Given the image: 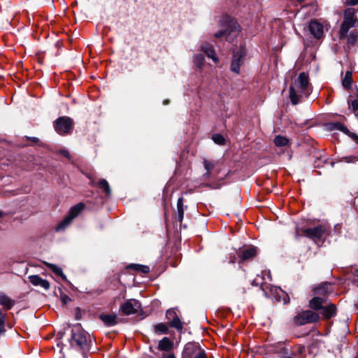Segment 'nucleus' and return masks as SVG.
<instances>
[{"mask_svg": "<svg viewBox=\"0 0 358 358\" xmlns=\"http://www.w3.org/2000/svg\"><path fill=\"white\" fill-rule=\"evenodd\" d=\"M312 92L308 76L302 72L289 87V98L294 105L299 103L304 97H308Z\"/></svg>", "mask_w": 358, "mask_h": 358, "instance_id": "nucleus-1", "label": "nucleus"}, {"mask_svg": "<svg viewBox=\"0 0 358 358\" xmlns=\"http://www.w3.org/2000/svg\"><path fill=\"white\" fill-rule=\"evenodd\" d=\"M71 332V345L83 350H88L91 341L90 334L84 331L79 324L75 325Z\"/></svg>", "mask_w": 358, "mask_h": 358, "instance_id": "nucleus-2", "label": "nucleus"}, {"mask_svg": "<svg viewBox=\"0 0 358 358\" xmlns=\"http://www.w3.org/2000/svg\"><path fill=\"white\" fill-rule=\"evenodd\" d=\"M355 13L356 10L355 8H348L344 10V19L338 31L340 40H343L347 36V33L350 28L358 27V19Z\"/></svg>", "mask_w": 358, "mask_h": 358, "instance_id": "nucleus-3", "label": "nucleus"}, {"mask_svg": "<svg viewBox=\"0 0 358 358\" xmlns=\"http://www.w3.org/2000/svg\"><path fill=\"white\" fill-rule=\"evenodd\" d=\"M222 22L225 29L215 33V37L221 38L224 36L227 41H231L239 32V25L236 20L229 16L224 17Z\"/></svg>", "mask_w": 358, "mask_h": 358, "instance_id": "nucleus-4", "label": "nucleus"}, {"mask_svg": "<svg viewBox=\"0 0 358 358\" xmlns=\"http://www.w3.org/2000/svg\"><path fill=\"white\" fill-rule=\"evenodd\" d=\"M329 227L325 224H319L313 228L296 229V236H305L315 242L322 239L328 234Z\"/></svg>", "mask_w": 358, "mask_h": 358, "instance_id": "nucleus-5", "label": "nucleus"}, {"mask_svg": "<svg viewBox=\"0 0 358 358\" xmlns=\"http://www.w3.org/2000/svg\"><path fill=\"white\" fill-rule=\"evenodd\" d=\"M320 315L310 310L299 313L293 319L296 325L301 326L308 323H313L319 321Z\"/></svg>", "mask_w": 358, "mask_h": 358, "instance_id": "nucleus-6", "label": "nucleus"}, {"mask_svg": "<svg viewBox=\"0 0 358 358\" xmlns=\"http://www.w3.org/2000/svg\"><path fill=\"white\" fill-rule=\"evenodd\" d=\"M182 358H207L206 353L200 345L196 343H188L185 345Z\"/></svg>", "mask_w": 358, "mask_h": 358, "instance_id": "nucleus-7", "label": "nucleus"}, {"mask_svg": "<svg viewBox=\"0 0 358 358\" xmlns=\"http://www.w3.org/2000/svg\"><path fill=\"white\" fill-rule=\"evenodd\" d=\"M174 343L168 337H164L159 341L157 349L162 352L158 355L159 358H176L174 354L171 352L173 349Z\"/></svg>", "mask_w": 358, "mask_h": 358, "instance_id": "nucleus-8", "label": "nucleus"}, {"mask_svg": "<svg viewBox=\"0 0 358 358\" xmlns=\"http://www.w3.org/2000/svg\"><path fill=\"white\" fill-rule=\"evenodd\" d=\"M55 131L59 134H66L73 128V120L66 116L59 117L55 122Z\"/></svg>", "mask_w": 358, "mask_h": 358, "instance_id": "nucleus-9", "label": "nucleus"}, {"mask_svg": "<svg viewBox=\"0 0 358 358\" xmlns=\"http://www.w3.org/2000/svg\"><path fill=\"white\" fill-rule=\"evenodd\" d=\"M245 56L246 50L245 48L241 47L234 51L233 58L231 64V70L233 72L239 73L240 67L243 64Z\"/></svg>", "mask_w": 358, "mask_h": 358, "instance_id": "nucleus-10", "label": "nucleus"}, {"mask_svg": "<svg viewBox=\"0 0 358 358\" xmlns=\"http://www.w3.org/2000/svg\"><path fill=\"white\" fill-rule=\"evenodd\" d=\"M141 309V303L137 300L133 299L127 300L120 306V310L125 315L137 313Z\"/></svg>", "mask_w": 358, "mask_h": 358, "instance_id": "nucleus-11", "label": "nucleus"}, {"mask_svg": "<svg viewBox=\"0 0 358 358\" xmlns=\"http://www.w3.org/2000/svg\"><path fill=\"white\" fill-rule=\"evenodd\" d=\"M308 29L312 36L316 39H321L324 36V25L317 20H312L309 22Z\"/></svg>", "mask_w": 358, "mask_h": 358, "instance_id": "nucleus-12", "label": "nucleus"}, {"mask_svg": "<svg viewBox=\"0 0 358 358\" xmlns=\"http://www.w3.org/2000/svg\"><path fill=\"white\" fill-rule=\"evenodd\" d=\"M90 185L102 189L106 196H110L111 194L110 185L107 180L105 179H100L98 182H96L94 179L90 178Z\"/></svg>", "mask_w": 358, "mask_h": 358, "instance_id": "nucleus-13", "label": "nucleus"}, {"mask_svg": "<svg viewBox=\"0 0 358 358\" xmlns=\"http://www.w3.org/2000/svg\"><path fill=\"white\" fill-rule=\"evenodd\" d=\"M305 350V347L302 345H294L291 350L290 353H288L287 350L284 352V358H300Z\"/></svg>", "mask_w": 358, "mask_h": 358, "instance_id": "nucleus-14", "label": "nucleus"}, {"mask_svg": "<svg viewBox=\"0 0 358 358\" xmlns=\"http://www.w3.org/2000/svg\"><path fill=\"white\" fill-rule=\"evenodd\" d=\"M29 282L34 286H39L47 290L50 288V283L48 280L41 278L38 275L29 276Z\"/></svg>", "mask_w": 358, "mask_h": 358, "instance_id": "nucleus-15", "label": "nucleus"}, {"mask_svg": "<svg viewBox=\"0 0 358 358\" xmlns=\"http://www.w3.org/2000/svg\"><path fill=\"white\" fill-rule=\"evenodd\" d=\"M321 314L324 319L329 320L336 315V307L334 304L330 303L322 308Z\"/></svg>", "mask_w": 358, "mask_h": 358, "instance_id": "nucleus-16", "label": "nucleus"}, {"mask_svg": "<svg viewBox=\"0 0 358 358\" xmlns=\"http://www.w3.org/2000/svg\"><path fill=\"white\" fill-rule=\"evenodd\" d=\"M257 255V250L254 247H250L242 250L238 255L241 262L250 260Z\"/></svg>", "mask_w": 358, "mask_h": 358, "instance_id": "nucleus-17", "label": "nucleus"}, {"mask_svg": "<svg viewBox=\"0 0 358 358\" xmlns=\"http://www.w3.org/2000/svg\"><path fill=\"white\" fill-rule=\"evenodd\" d=\"M117 315L115 314H102L100 315L101 320L107 327L115 325L117 322Z\"/></svg>", "mask_w": 358, "mask_h": 358, "instance_id": "nucleus-18", "label": "nucleus"}, {"mask_svg": "<svg viewBox=\"0 0 358 358\" xmlns=\"http://www.w3.org/2000/svg\"><path fill=\"white\" fill-rule=\"evenodd\" d=\"M201 50H202L208 57L212 59L215 62L218 61L215 52L212 45L208 43H203L201 45Z\"/></svg>", "mask_w": 358, "mask_h": 358, "instance_id": "nucleus-19", "label": "nucleus"}, {"mask_svg": "<svg viewBox=\"0 0 358 358\" xmlns=\"http://www.w3.org/2000/svg\"><path fill=\"white\" fill-rule=\"evenodd\" d=\"M85 208V205L83 203H78L70 208L68 215L73 220L81 213Z\"/></svg>", "mask_w": 358, "mask_h": 358, "instance_id": "nucleus-20", "label": "nucleus"}, {"mask_svg": "<svg viewBox=\"0 0 358 358\" xmlns=\"http://www.w3.org/2000/svg\"><path fill=\"white\" fill-rule=\"evenodd\" d=\"M325 303V300L324 298L320 296H315L313 297L310 301H309V306L313 310H319L324 307L322 305Z\"/></svg>", "mask_w": 358, "mask_h": 358, "instance_id": "nucleus-21", "label": "nucleus"}, {"mask_svg": "<svg viewBox=\"0 0 358 358\" xmlns=\"http://www.w3.org/2000/svg\"><path fill=\"white\" fill-rule=\"evenodd\" d=\"M217 162L213 161V160H209L205 159L203 162V167L205 170L206 171L205 173V176L207 178H209L211 175V171L217 165Z\"/></svg>", "mask_w": 358, "mask_h": 358, "instance_id": "nucleus-22", "label": "nucleus"}, {"mask_svg": "<svg viewBox=\"0 0 358 358\" xmlns=\"http://www.w3.org/2000/svg\"><path fill=\"white\" fill-rule=\"evenodd\" d=\"M15 304L14 301L6 295L0 293V305L3 306L7 310L10 309Z\"/></svg>", "mask_w": 358, "mask_h": 358, "instance_id": "nucleus-23", "label": "nucleus"}, {"mask_svg": "<svg viewBox=\"0 0 358 358\" xmlns=\"http://www.w3.org/2000/svg\"><path fill=\"white\" fill-rule=\"evenodd\" d=\"M347 39V43L348 45H354L357 43H358V31L355 30L350 32L349 34H347V36L343 39Z\"/></svg>", "mask_w": 358, "mask_h": 358, "instance_id": "nucleus-24", "label": "nucleus"}, {"mask_svg": "<svg viewBox=\"0 0 358 358\" xmlns=\"http://www.w3.org/2000/svg\"><path fill=\"white\" fill-rule=\"evenodd\" d=\"M331 291V285L329 283H324L320 285L315 290L316 294H322L323 296L327 295Z\"/></svg>", "mask_w": 358, "mask_h": 358, "instance_id": "nucleus-25", "label": "nucleus"}, {"mask_svg": "<svg viewBox=\"0 0 358 358\" xmlns=\"http://www.w3.org/2000/svg\"><path fill=\"white\" fill-rule=\"evenodd\" d=\"M273 142L278 147H285L289 145V140L287 137L280 135L276 136Z\"/></svg>", "mask_w": 358, "mask_h": 358, "instance_id": "nucleus-26", "label": "nucleus"}, {"mask_svg": "<svg viewBox=\"0 0 358 358\" xmlns=\"http://www.w3.org/2000/svg\"><path fill=\"white\" fill-rule=\"evenodd\" d=\"M177 209H178V216L177 220L179 222H182L184 215V208H183V199L182 197L179 198L177 201Z\"/></svg>", "mask_w": 358, "mask_h": 358, "instance_id": "nucleus-27", "label": "nucleus"}, {"mask_svg": "<svg viewBox=\"0 0 358 358\" xmlns=\"http://www.w3.org/2000/svg\"><path fill=\"white\" fill-rule=\"evenodd\" d=\"M72 219L67 215L65 217L57 224L56 231H59L64 230L72 222Z\"/></svg>", "mask_w": 358, "mask_h": 358, "instance_id": "nucleus-28", "label": "nucleus"}, {"mask_svg": "<svg viewBox=\"0 0 358 358\" xmlns=\"http://www.w3.org/2000/svg\"><path fill=\"white\" fill-rule=\"evenodd\" d=\"M47 265L48 268L57 275L60 276L63 280L66 279V275L63 273L62 269L60 267L52 264H48Z\"/></svg>", "mask_w": 358, "mask_h": 358, "instance_id": "nucleus-29", "label": "nucleus"}, {"mask_svg": "<svg viewBox=\"0 0 358 358\" xmlns=\"http://www.w3.org/2000/svg\"><path fill=\"white\" fill-rule=\"evenodd\" d=\"M154 331L156 334H167L169 331V327L165 323H159L154 326Z\"/></svg>", "mask_w": 358, "mask_h": 358, "instance_id": "nucleus-30", "label": "nucleus"}, {"mask_svg": "<svg viewBox=\"0 0 358 358\" xmlns=\"http://www.w3.org/2000/svg\"><path fill=\"white\" fill-rule=\"evenodd\" d=\"M169 325H170V327H173V328H175L176 329H177L178 331H181L182 330V329H183V324L180 321V318L178 317H177L176 318L173 319L172 320H171L169 322Z\"/></svg>", "mask_w": 358, "mask_h": 358, "instance_id": "nucleus-31", "label": "nucleus"}, {"mask_svg": "<svg viewBox=\"0 0 358 358\" xmlns=\"http://www.w3.org/2000/svg\"><path fill=\"white\" fill-rule=\"evenodd\" d=\"M129 268L143 273H148L150 271V268L148 266L145 265L131 264L129 266Z\"/></svg>", "mask_w": 358, "mask_h": 358, "instance_id": "nucleus-32", "label": "nucleus"}, {"mask_svg": "<svg viewBox=\"0 0 358 358\" xmlns=\"http://www.w3.org/2000/svg\"><path fill=\"white\" fill-rule=\"evenodd\" d=\"M204 56L202 54H197L194 57L195 65L199 69H202L204 64Z\"/></svg>", "mask_w": 358, "mask_h": 358, "instance_id": "nucleus-33", "label": "nucleus"}, {"mask_svg": "<svg viewBox=\"0 0 358 358\" xmlns=\"http://www.w3.org/2000/svg\"><path fill=\"white\" fill-rule=\"evenodd\" d=\"M352 84V73L349 71L346 72L343 80V85L345 88H350Z\"/></svg>", "mask_w": 358, "mask_h": 358, "instance_id": "nucleus-34", "label": "nucleus"}, {"mask_svg": "<svg viewBox=\"0 0 358 358\" xmlns=\"http://www.w3.org/2000/svg\"><path fill=\"white\" fill-rule=\"evenodd\" d=\"M212 139L218 145H224L225 143V139L221 134L213 135Z\"/></svg>", "mask_w": 358, "mask_h": 358, "instance_id": "nucleus-35", "label": "nucleus"}, {"mask_svg": "<svg viewBox=\"0 0 358 358\" xmlns=\"http://www.w3.org/2000/svg\"><path fill=\"white\" fill-rule=\"evenodd\" d=\"M166 318L169 320V322L171 320H172L173 319H175L177 317H178L177 315V313L176 312V310H167L166 312Z\"/></svg>", "mask_w": 358, "mask_h": 358, "instance_id": "nucleus-36", "label": "nucleus"}, {"mask_svg": "<svg viewBox=\"0 0 358 358\" xmlns=\"http://www.w3.org/2000/svg\"><path fill=\"white\" fill-rule=\"evenodd\" d=\"M5 314L0 312V334L5 331L4 329Z\"/></svg>", "mask_w": 358, "mask_h": 358, "instance_id": "nucleus-37", "label": "nucleus"}, {"mask_svg": "<svg viewBox=\"0 0 358 358\" xmlns=\"http://www.w3.org/2000/svg\"><path fill=\"white\" fill-rule=\"evenodd\" d=\"M335 127L345 134H348L349 132L348 129L341 123H336L335 124Z\"/></svg>", "mask_w": 358, "mask_h": 358, "instance_id": "nucleus-38", "label": "nucleus"}, {"mask_svg": "<svg viewBox=\"0 0 358 358\" xmlns=\"http://www.w3.org/2000/svg\"><path fill=\"white\" fill-rule=\"evenodd\" d=\"M59 153L68 159H71V155L67 150L62 149L59 151Z\"/></svg>", "mask_w": 358, "mask_h": 358, "instance_id": "nucleus-39", "label": "nucleus"}, {"mask_svg": "<svg viewBox=\"0 0 358 358\" xmlns=\"http://www.w3.org/2000/svg\"><path fill=\"white\" fill-rule=\"evenodd\" d=\"M345 159V162L348 163H354L358 161V157L356 156L346 157Z\"/></svg>", "mask_w": 358, "mask_h": 358, "instance_id": "nucleus-40", "label": "nucleus"}, {"mask_svg": "<svg viewBox=\"0 0 358 358\" xmlns=\"http://www.w3.org/2000/svg\"><path fill=\"white\" fill-rule=\"evenodd\" d=\"M345 3L347 6H355L358 4V0H345Z\"/></svg>", "mask_w": 358, "mask_h": 358, "instance_id": "nucleus-41", "label": "nucleus"}, {"mask_svg": "<svg viewBox=\"0 0 358 358\" xmlns=\"http://www.w3.org/2000/svg\"><path fill=\"white\" fill-rule=\"evenodd\" d=\"M352 107L354 110H358V99L354 100L352 102Z\"/></svg>", "mask_w": 358, "mask_h": 358, "instance_id": "nucleus-42", "label": "nucleus"}, {"mask_svg": "<svg viewBox=\"0 0 358 358\" xmlns=\"http://www.w3.org/2000/svg\"><path fill=\"white\" fill-rule=\"evenodd\" d=\"M28 139H29L30 141H31L34 143H38L39 141V139L36 137H30V138H28Z\"/></svg>", "mask_w": 358, "mask_h": 358, "instance_id": "nucleus-43", "label": "nucleus"}, {"mask_svg": "<svg viewBox=\"0 0 358 358\" xmlns=\"http://www.w3.org/2000/svg\"><path fill=\"white\" fill-rule=\"evenodd\" d=\"M229 261H230L231 263L234 264L235 262V261H236V256L234 255L233 256H231Z\"/></svg>", "mask_w": 358, "mask_h": 358, "instance_id": "nucleus-44", "label": "nucleus"}, {"mask_svg": "<svg viewBox=\"0 0 358 358\" xmlns=\"http://www.w3.org/2000/svg\"><path fill=\"white\" fill-rule=\"evenodd\" d=\"M67 300H70V299L68 296H65L63 299L64 302L66 303Z\"/></svg>", "mask_w": 358, "mask_h": 358, "instance_id": "nucleus-45", "label": "nucleus"}, {"mask_svg": "<svg viewBox=\"0 0 358 358\" xmlns=\"http://www.w3.org/2000/svg\"><path fill=\"white\" fill-rule=\"evenodd\" d=\"M289 298H288L287 299H284V303H288V302H289Z\"/></svg>", "mask_w": 358, "mask_h": 358, "instance_id": "nucleus-46", "label": "nucleus"}, {"mask_svg": "<svg viewBox=\"0 0 358 358\" xmlns=\"http://www.w3.org/2000/svg\"><path fill=\"white\" fill-rule=\"evenodd\" d=\"M296 1H297L298 2L301 3V2H303L304 0H296Z\"/></svg>", "mask_w": 358, "mask_h": 358, "instance_id": "nucleus-47", "label": "nucleus"}, {"mask_svg": "<svg viewBox=\"0 0 358 358\" xmlns=\"http://www.w3.org/2000/svg\"><path fill=\"white\" fill-rule=\"evenodd\" d=\"M2 215H3V213H2V212L0 210V217H2Z\"/></svg>", "mask_w": 358, "mask_h": 358, "instance_id": "nucleus-48", "label": "nucleus"}, {"mask_svg": "<svg viewBox=\"0 0 358 358\" xmlns=\"http://www.w3.org/2000/svg\"><path fill=\"white\" fill-rule=\"evenodd\" d=\"M357 141H358V136L356 137Z\"/></svg>", "mask_w": 358, "mask_h": 358, "instance_id": "nucleus-49", "label": "nucleus"}]
</instances>
